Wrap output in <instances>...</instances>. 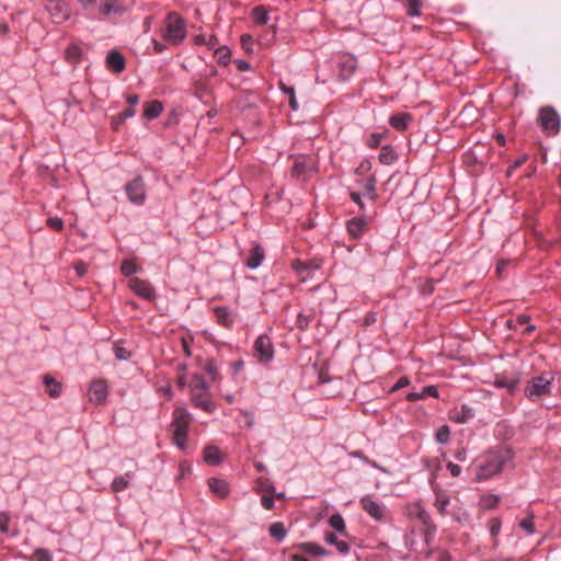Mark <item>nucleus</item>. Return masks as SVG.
<instances>
[{
  "label": "nucleus",
  "instance_id": "nucleus-1",
  "mask_svg": "<svg viewBox=\"0 0 561 561\" xmlns=\"http://www.w3.org/2000/svg\"><path fill=\"white\" fill-rule=\"evenodd\" d=\"M188 387L193 405L208 413L215 410L209 387L203 376L194 375Z\"/></svg>",
  "mask_w": 561,
  "mask_h": 561
},
{
  "label": "nucleus",
  "instance_id": "nucleus-2",
  "mask_svg": "<svg viewBox=\"0 0 561 561\" xmlns=\"http://www.w3.org/2000/svg\"><path fill=\"white\" fill-rule=\"evenodd\" d=\"M192 415L187 409L178 407L173 411V420L171 423L172 436L174 444L182 450L186 448L187 433Z\"/></svg>",
  "mask_w": 561,
  "mask_h": 561
},
{
  "label": "nucleus",
  "instance_id": "nucleus-3",
  "mask_svg": "<svg viewBox=\"0 0 561 561\" xmlns=\"http://www.w3.org/2000/svg\"><path fill=\"white\" fill-rule=\"evenodd\" d=\"M186 36V23L175 12H170L164 20L162 37L171 45L181 44Z\"/></svg>",
  "mask_w": 561,
  "mask_h": 561
},
{
  "label": "nucleus",
  "instance_id": "nucleus-4",
  "mask_svg": "<svg viewBox=\"0 0 561 561\" xmlns=\"http://www.w3.org/2000/svg\"><path fill=\"white\" fill-rule=\"evenodd\" d=\"M510 458L511 456L507 450L491 453L488 456L485 462L479 467L477 479L485 480L499 473L504 468L506 461H508Z\"/></svg>",
  "mask_w": 561,
  "mask_h": 561
},
{
  "label": "nucleus",
  "instance_id": "nucleus-5",
  "mask_svg": "<svg viewBox=\"0 0 561 561\" xmlns=\"http://www.w3.org/2000/svg\"><path fill=\"white\" fill-rule=\"evenodd\" d=\"M552 381L551 373H542L540 376L531 378L525 388V396L531 401H537L541 397L550 394Z\"/></svg>",
  "mask_w": 561,
  "mask_h": 561
},
{
  "label": "nucleus",
  "instance_id": "nucleus-6",
  "mask_svg": "<svg viewBox=\"0 0 561 561\" xmlns=\"http://www.w3.org/2000/svg\"><path fill=\"white\" fill-rule=\"evenodd\" d=\"M537 121L547 136H556L560 131V115L552 106H542Z\"/></svg>",
  "mask_w": 561,
  "mask_h": 561
},
{
  "label": "nucleus",
  "instance_id": "nucleus-7",
  "mask_svg": "<svg viewBox=\"0 0 561 561\" xmlns=\"http://www.w3.org/2000/svg\"><path fill=\"white\" fill-rule=\"evenodd\" d=\"M360 507L365 511L375 522L387 523L389 519V511L387 506L380 501L374 499L371 495H365L359 500Z\"/></svg>",
  "mask_w": 561,
  "mask_h": 561
},
{
  "label": "nucleus",
  "instance_id": "nucleus-8",
  "mask_svg": "<svg viewBox=\"0 0 561 561\" xmlns=\"http://www.w3.org/2000/svg\"><path fill=\"white\" fill-rule=\"evenodd\" d=\"M254 355L260 363H270L274 357V346L267 335H260L254 342Z\"/></svg>",
  "mask_w": 561,
  "mask_h": 561
},
{
  "label": "nucleus",
  "instance_id": "nucleus-9",
  "mask_svg": "<svg viewBox=\"0 0 561 561\" xmlns=\"http://www.w3.org/2000/svg\"><path fill=\"white\" fill-rule=\"evenodd\" d=\"M314 170V161L308 156H297L294 158L291 175L296 179L306 180L308 174Z\"/></svg>",
  "mask_w": 561,
  "mask_h": 561
},
{
  "label": "nucleus",
  "instance_id": "nucleus-10",
  "mask_svg": "<svg viewBox=\"0 0 561 561\" xmlns=\"http://www.w3.org/2000/svg\"><path fill=\"white\" fill-rule=\"evenodd\" d=\"M128 287L142 299L151 301L156 298L154 288L148 280L139 277H131L128 280Z\"/></svg>",
  "mask_w": 561,
  "mask_h": 561
},
{
  "label": "nucleus",
  "instance_id": "nucleus-11",
  "mask_svg": "<svg viewBox=\"0 0 561 561\" xmlns=\"http://www.w3.org/2000/svg\"><path fill=\"white\" fill-rule=\"evenodd\" d=\"M125 190L131 203L141 205L146 201L145 183L140 176H137L131 182L127 183Z\"/></svg>",
  "mask_w": 561,
  "mask_h": 561
},
{
  "label": "nucleus",
  "instance_id": "nucleus-12",
  "mask_svg": "<svg viewBox=\"0 0 561 561\" xmlns=\"http://www.w3.org/2000/svg\"><path fill=\"white\" fill-rule=\"evenodd\" d=\"M108 394V387L105 380H93L89 388V400L95 404H103Z\"/></svg>",
  "mask_w": 561,
  "mask_h": 561
},
{
  "label": "nucleus",
  "instance_id": "nucleus-13",
  "mask_svg": "<svg viewBox=\"0 0 561 561\" xmlns=\"http://www.w3.org/2000/svg\"><path fill=\"white\" fill-rule=\"evenodd\" d=\"M46 9L55 23H62L69 18L68 5L62 0H48Z\"/></svg>",
  "mask_w": 561,
  "mask_h": 561
},
{
  "label": "nucleus",
  "instance_id": "nucleus-14",
  "mask_svg": "<svg viewBox=\"0 0 561 561\" xmlns=\"http://www.w3.org/2000/svg\"><path fill=\"white\" fill-rule=\"evenodd\" d=\"M368 229V221L365 217H354L346 222V230L354 240L359 239Z\"/></svg>",
  "mask_w": 561,
  "mask_h": 561
},
{
  "label": "nucleus",
  "instance_id": "nucleus-15",
  "mask_svg": "<svg viewBox=\"0 0 561 561\" xmlns=\"http://www.w3.org/2000/svg\"><path fill=\"white\" fill-rule=\"evenodd\" d=\"M291 266L302 278H306L310 275L311 272L320 268V263L317 260H294Z\"/></svg>",
  "mask_w": 561,
  "mask_h": 561
},
{
  "label": "nucleus",
  "instance_id": "nucleus-16",
  "mask_svg": "<svg viewBox=\"0 0 561 561\" xmlns=\"http://www.w3.org/2000/svg\"><path fill=\"white\" fill-rule=\"evenodd\" d=\"M208 486L209 490L219 499H226L230 493L228 482L221 479L210 478L208 480Z\"/></svg>",
  "mask_w": 561,
  "mask_h": 561
},
{
  "label": "nucleus",
  "instance_id": "nucleus-17",
  "mask_svg": "<svg viewBox=\"0 0 561 561\" xmlns=\"http://www.w3.org/2000/svg\"><path fill=\"white\" fill-rule=\"evenodd\" d=\"M100 12L121 16L126 12V8L117 0H103L100 4Z\"/></svg>",
  "mask_w": 561,
  "mask_h": 561
},
{
  "label": "nucleus",
  "instance_id": "nucleus-18",
  "mask_svg": "<svg viewBox=\"0 0 561 561\" xmlns=\"http://www.w3.org/2000/svg\"><path fill=\"white\" fill-rule=\"evenodd\" d=\"M106 64L108 68L116 73H121L125 69V58L121 53L116 50L108 53L106 57Z\"/></svg>",
  "mask_w": 561,
  "mask_h": 561
},
{
  "label": "nucleus",
  "instance_id": "nucleus-19",
  "mask_svg": "<svg viewBox=\"0 0 561 561\" xmlns=\"http://www.w3.org/2000/svg\"><path fill=\"white\" fill-rule=\"evenodd\" d=\"M214 313H215V317H216V320L217 322L225 327V328H232L233 325V322H234V317L232 314V312L226 308V307H216L214 309Z\"/></svg>",
  "mask_w": 561,
  "mask_h": 561
},
{
  "label": "nucleus",
  "instance_id": "nucleus-20",
  "mask_svg": "<svg viewBox=\"0 0 561 561\" xmlns=\"http://www.w3.org/2000/svg\"><path fill=\"white\" fill-rule=\"evenodd\" d=\"M411 121L412 115L410 113H399L390 117L389 124L396 130L403 131L408 128Z\"/></svg>",
  "mask_w": 561,
  "mask_h": 561
},
{
  "label": "nucleus",
  "instance_id": "nucleus-21",
  "mask_svg": "<svg viewBox=\"0 0 561 561\" xmlns=\"http://www.w3.org/2000/svg\"><path fill=\"white\" fill-rule=\"evenodd\" d=\"M340 76L343 80L348 79L356 69V60L352 56H344L340 60Z\"/></svg>",
  "mask_w": 561,
  "mask_h": 561
},
{
  "label": "nucleus",
  "instance_id": "nucleus-22",
  "mask_svg": "<svg viewBox=\"0 0 561 561\" xmlns=\"http://www.w3.org/2000/svg\"><path fill=\"white\" fill-rule=\"evenodd\" d=\"M327 543L335 546L337 551L342 554H347L351 550V546L343 539H340L334 533H327L324 536Z\"/></svg>",
  "mask_w": 561,
  "mask_h": 561
},
{
  "label": "nucleus",
  "instance_id": "nucleus-23",
  "mask_svg": "<svg viewBox=\"0 0 561 561\" xmlns=\"http://www.w3.org/2000/svg\"><path fill=\"white\" fill-rule=\"evenodd\" d=\"M134 478V473L131 471L126 472L123 476L116 477L112 484H111V491L114 493H118L121 491H124L128 488L129 481Z\"/></svg>",
  "mask_w": 561,
  "mask_h": 561
},
{
  "label": "nucleus",
  "instance_id": "nucleus-24",
  "mask_svg": "<svg viewBox=\"0 0 561 561\" xmlns=\"http://www.w3.org/2000/svg\"><path fill=\"white\" fill-rule=\"evenodd\" d=\"M264 259V250L260 245H255L251 249L250 255L247 259V266L250 268H256L261 265Z\"/></svg>",
  "mask_w": 561,
  "mask_h": 561
},
{
  "label": "nucleus",
  "instance_id": "nucleus-25",
  "mask_svg": "<svg viewBox=\"0 0 561 561\" xmlns=\"http://www.w3.org/2000/svg\"><path fill=\"white\" fill-rule=\"evenodd\" d=\"M43 382H44L46 392L51 398H58L60 396V393H61V383L60 382H58L56 379H54L49 375L44 376Z\"/></svg>",
  "mask_w": 561,
  "mask_h": 561
},
{
  "label": "nucleus",
  "instance_id": "nucleus-26",
  "mask_svg": "<svg viewBox=\"0 0 561 561\" xmlns=\"http://www.w3.org/2000/svg\"><path fill=\"white\" fill-rule=\"evenodd\" d=\"M163 106L160 101L153 100L145 103L144 105V115L148 119H153L158 117L162 113Z\"/></svg>",
  "mask_w": 561,
  "mask_h": 561
},
{
  "label": "nucleus",
  "instance_id": "nucleus-27",
  "mask_svg": "<svg viewBox=\"0 0 561 561\" xmlns=\"http://www.w3.org/2000/svg\"><path fill=\"white\" fill-rule=\"evenodd\" d=\"M204 460L208 465L216 466L221 461V453L216 446L204 448Z\"/></svg>",
  "mask_w": 561,
  "mask_h": 561
},
{
  "label": "nucleus",
  "instance_id": "nucleus-28",
  "mask_svg": "<svg viewBox=\"0 0 561 561\" xmlns=\"http://www.w3.org/2000/svg\"><path fill=\"white\" fill-rule=\"evenodd\" d=\"M450 502L449 496L444 491H435V507L442 516L447 514L446 507Z\"/></svg>",
  "mask_w": 561,
  "mask_h": 561
},
{
  "label": "nucleus",
  "instance_id": "nucleus-29",
  "mask_svg": "<svg viewBox=\"0 0 561 561\" xmlns=\"http://www.w3.org/2000/svg\"><path fill=\"white\" fill-rule=\"evenodd\" d=\"M364 193L373 201L377 198L376 193V178L369 175L367 179L359 182Z\"/></svg>",
  "mask_w": 561,
  "mask_h": 561
},
{
  "label": "nucleus",
  "instance_id": "nucleus-30",
  "mask_svg": "<svg viewBox=\"0 0 561 561\" xmlns=\"http://www.w3.org/2000/svg\"><path fill=\"white\" fill-rule=\"evenodd\" d=\"M518 385L517 379H508L505 376H496L494 380V386L497 388L507 389L508 393H514Z\"/></svg>",
  "mask_w": 561,
  "mask_h": 561
},
{
  "label": "nucleus",
  "instance_id": "nucleus-31",
  "mask_svg": "<svg viewBox=\"0 0 561 561\" xmlns=\"http://www.w3.org/2000/svg\"><path fill=\"white\" fill-rule=\"evenodd\" d=\"M329 525L336 530L341 536L347 537L345 522L342 515L340 514H333L329 518Z\"/></svg>",
  "mask_w": 561,
  "mask_h": 561
},
{
  "label": "nucleus",
  "instance_id": "nucleus-32",
  "mask_svg": "<svg viewBox=\"0 0 561 561\" xmlns=\"http://www.w3.org/2000/svg\"><path fill=\"white\" fill-rule=\"evenodd\" d=\"M81 48L76 44H70L65 51L66 60L71 64H78L81 60Z\"/></svg>",
  "mask_w": 561,
  "mask_h": 561
},
{
  "label": "nucleus",
  "instance_id": "nucleus-33",
  "mask_svg": "<svg viewBox=\"0 0 561 561\" xmlns=\"http://www.w3.org/2000/svg\"><path fill=\"white\" fill-rule=\"evenodd\" d=\"M299 549H301L304 552L309 553L311 556H325L328 554V551L314 543V542H304L299 545Z\"/></svg>",
  "mask_w": 561,
  "mask_h": 561
},
{
  "label": "nucleus",
  "instance_id": "nucleus-34",
  "mask_svg": "<svg viewBox=\"0 0 561 561\" xmlns=\"http://www.w3.org/2000/svg\"><path fill=\"white\" fill-rule=\"evenodd\" d=\"M529 321H530L529 316H527L525 313L518 314L515 319L514 330H517L519 327L526 325L524 332L526 334L533 333L536 330V327L533 324H529Z\"/></svg>",
  "mask_w": 561,
  "mask_h": 561
},
{
  "label": "nucleus",
  "instance_id": "nucleus-35",
  "mask_svg": "<svg viewBox=\"0 0 561 561\" xmlns=\"http://www.w3.org/2000/svg\"><path fill=\"white\" fill-rule=\"evenodd\" d=\"M397 160V154L390 146H383L379 153V161L382 164H392Z\"/></svg>",
  "mask_w": 561,
  "mask_h": 561
},
{
  "label": "nucleus",
  "instance_id": "nucleus-36",
  "mask_svg": "<svg viewBox=\"0 0 561 561\" xmlns=\"http://www.w3.org/2000/svg\"><path fill=\"white\" fill-rule=\"evenodd\" d=\"M270 535L277 539L278 541H282L285 537H286V529H285V526L283 523L280 522H276V523H273L271 526H270Z\"/></svg>",
  "mask_w": 561,
  "mask_h": 561
},
{
  "label": "nucleus",
  "instance_id": "nucleus-37",
  "mask_svg": "<svg viewBox=\"0 0 561 561\" xmlns=\"http://www.w3.org/2000/svg\"><path fill=\"white\" fill-rule=\"evenodd\" d=\"M473 416L471 410L467 407H462L461 411H455L450 419L457 423H466L469 419Z\"/></svg>",
  "mask_w": 561,
  "mask_h": 561
},
{
  "label": "nucleus",
  "instance_id": "nucleus-38",
  "mask_svg": "<svg viewBox=\"0 0 561 561\" xmlns=\"http://www.w3.org/2000/svg\"><path fill=\"white\" fill-rule=\"evenodd\" d=\"M413 514L425 526L430 527L432 524L430 514L420 504L414 505Z\"/></svg>",
  "mask_w": 561,
  "mask_h": 561
},
{
  "label": "nucleus",
  "instance_id": "nucleus-39",
  "mask_svg": "<svg viewBox=\"0 0 561 561\" xmlns=\"http://www.w3.org/2000/svg\"><path fill=\"white\" fill-rule=\"evenodd\" d=\"M252 18L256 24L263 25L267 23L268 14L264 7H255L252 10Z\"/></svg>",
  "mask_w": 561,
  "mask_h": 561
},
{
  "label": "nucleus",
  "instance_id": "nucleus-40",
  "mask_svg": "<svg viewBox=\"0 0 561 561\" xmlns=\"http://www.w3.org/2000/svg\"><path fill=\"white\" fill-rule=\"evenodd\" d=\"M518 526L528 535L535 534L534 514L529 513L526 518L520 519Z\"/></svg>",
  "mask_w": 561,
  "mask_h": 561
},
{
  "label": "nucleus",
  "instance_id": "nucleus-41",
  "mask_svg": "<svg viewBox=\"0 0 561 561\" xmlns=\"http://www.w3.org/2000/svg\"><path fill=\"white\" fill-rule=\"evenodd\" d=\"M193 93H194V95H196L199 99H204L205 96H207L209 93L207 81L206 80L196 81L194 83Z\"/></svg>",
  "mask_w": 561,
  "mask_h": 561
},
{
  "label": "nucleus",
  "instance_id": "nucleus-42",
  "mask_svg": "<svg viewBox=\"0 0 561 561\" xmlns=\"http://www.w3.org/2000/svg\"><path fill=\"white\" fill-rule=\"evenodd\" d=\"M215 58L218 64L227 66L230 59V50L228 47L222 46L215 50Z\"/></svg>",
  "mask_w": 561,
  "mask_h": 561
},
{
  "label": "nucleus",
  "instance_id": "nucleus-43",
  "mask_svg": "<svg viewBox=\"0 0 561 561\" xmlns=\"http://www.w3.org/2000/svg\"><path fill=\"white\" fill-rule=\"evenodd\" d=\"M138 265L134 260H125L121 265V271L125 276H130L138 272Z\"/></svg>",
  "mask_w": 561,
  "mask_h": 561
},
{
  "label": "nucleus",
  "instance_id": "nucleus-44",
  "mask_svg": "<svg viewBox=\"0 0 561 561\" xmlns=\"http://www.w3.org/2000/svg\"><path fill=\"white\" fill-rule=\"evenodd\" d=\"M422 5V0H408V14L411 16L420 15Z\"/></svg>",
  "mask_w": 561,
  "mask_h": 561
},
{
  "label": "nucleus",
  "instance_id": "nucleus-45",
  "mask_svg": "<svg viewBox=\"0 0 561 561\" xmlns=\"http://www.w3.org/2000/svg\"><path fill=\"white\" fill-rule=\"evenodd\" d=\"M450 430L447 425L440 426L436 432V440L439 444H446L449 440Z\"/></svg>",
  "mask_w": 561,
  "mask_h": 561
},
{
  "label": "nucleus",
  "instance_id": "nucleus-46",
  "mask_svg": "<svg viewBox=\"0 0 561 561\" xmlns=\"http://www.w3.org/2000/svg\"><path fill=\"white\" fill-rule=\"evenodd\" d=\"M500 503V497L497 495H488L482 499V505L486 510H492L497 506Z\"/></svg>",
  "mask_w": 561,
  "mask_h": 561
},
{
  "label": "nucleus",
  "instance_id": "nucleus-47",
  "mask_svg": "<svg viewBox=\"0 0 561 561\" xmlns=\"http://www.w3.org/2000/svg\"><path fill=\"white\" fill-rule=\"evenodd\" d=\"M311 316H306L304 313H299L296 320V324L301 330H307L310 322H311Z\"/></svg>",
  "mask_w": 561,
  "mask_h": 561
},
{
  "label": "nucleus",
  "instance_id": "nucleus-48",
  "mask_svg": "<svg viewBox=\"0 0 561 561\" xmlns=\"http://www.w3.org/2000/svg\"><path fill=\"white\" fill-rule=\"evenodd\" d=\"M114 353L116 358L119 360H126L130 357V352L119 345H115Z\"/></svg>",
  "mask_w": 561,
  "mask_h": 561
},
{
  "label": "nucleus",
  "instance_id": "nucleus-49",
  "mask_svg": "<svg viewBox=\"0 0 561 561\" xmlns=\"http://www.w3.org/2000/svg\"><path fill=\"white\" fill-rule=\"evenodd\" d=\"M257 491L261 492L262 494H274L275 488L273 484H271L266 481L259 480V490Z\"/></svg>",
  "mask_w": 561,
  "mask_h": 561
},
{
  "label": "nucleus",
  "instance_id": "nucleus-50",
  "mask_svg": "<svg viewBox=\"0 0 561 561\" xmlns=\"http://www.w3.org/2000/svg\"><path fill=\"white\" fill-rule=\"evenodd\" d=\"M47 225H48V227H50L51 229H54L56 231H61L62 228H64V222L58 217H50V218H48L47 219Z\"/></svg>",
  "mask_w": 561,
  "mask_h": 561
},
{
  "label": "nucleus",
  "instance_id": "nucleus-51",
  "mask_svg": "<svg viewBox=\"0 0 561 561\" xmlns=\"http://www.w3.org/2000/svg\"><path fill=\"white\" fill-rule=\"evenodd\" d=\"M34 558L36 561H50L51 559L49 551L46 549H37L34 552Z\"/></svg>",
  "mask_w": 561,
  "mask_h": 561
},
{
  "label": "nucleus",
  "instance_id": "nucleus-52",
  "mask_svg": "<svg viewBox=\"0 0 561 561\" xmlns=\"http://www.w3.org/2000/svg\"><path fill=\"white\" fill-rule=\"evenodd\" d=\"M261 503L265 510H272L274 506V494H263Z\"/></svg>",
  "mask_w": 561,
  "mask_h": 561
},
{
  "label": "nucleus",
  "instance_id": "nucleus-53",
  "mask_svg": "<svg viewBox=\"0 0 561 561\" xmlns=\"http://www.w3.org/2000/svg\"><path fill=\"white\" fill-rule=\"evenodd\" d=\"M371 168V163L368 160H364L359 163V165L356 168L355 173L357 175H364L366 174Z\"/></svg>",
  "mask_w": 561,
  "mask_h": 561
},
{
  "label": "nucleus",
  "instance_id": "nucleus-54",
  "mask_svg": "<svg viewBox=\"0 0 561 561\" xmlns=\"http://www.w3.org/2000/svg\"><path fill=\"white\" fill-rule=\"evenodd\" d=\"M381 141V135L380 134H373L367 140V146L370 148H376L379 146Z\"/></svg>",
  "mask_w": 561,
  "mask_h": 561
},
{
  "label": "nucleus",
  "instance_id": "nucleus-55",
  "mask_svg": "<svg viewBox=\"0 0 561 561\" xmlns=\"http://www.w3.org/2000/svg\"><path fill=\"white\" fill-rule=\"evenodd\" d=\"M501 529V522L499 518H493L490 520V531L492 536H496Z\"/></svg>",
  "mask_w": 561,
  "mask_h": 561
},
{
  "label": "nucleus",
  "instance_id": "nucleus-56",
  "mask_svg": "<svg viewBox=\"0 0 561 561\" xmlns=\"http://www.w3.org/2000/svg\"><path fill=\"white\" fill-rule=\"evenodd\" d=\"M422 393H423L424 398L425 397H433V398L438 397V390L435 386H427V387L423 388Z\"/></svg>",
  "mask_w": 561,
  "mask_h": 561
},
{
  "label": "nucleus",
  "instance_id": "nucleus-57",
  "mask_svg": "<svg viewBox=\"0 0 561 561\" xmlns=\"http://www.w3.org/2000/svg\"><path fill=\"white\" fill-rule=\"evenodd\" d=\"M410 385V379L407 376H402L399 378L397 383L392 387V391L399 390Z\"/></svg>",
  "mask_w": 561,
  "mask_h": 561
},
{
  "label": "nucleus",
  "instance_id": "nucleus-58",
  "mask_svg": "<svg viewBox=\"0 0 561 561\" xmlns=\"http://www.w3.org/2000/svg\"><path fill=\"white\" fill-rule=\"evenodd\" d=\"M9 522H10V518L7 514H1L0 516V530L2 533H8L9 530Z\"/></svg>",
  "mask_w": 561,
  "mask_h": 561
},
{
  "label": "nucleus",
  "instance_id": "nucleus-59",
  "mask_svg": "<svg viewBox=\"0 0 561 561\" xmlns=\"http://www.w3.org/2000/svg\"><path fill=\"white\" fill-rule=\"evenodd\" d=\"M181 344H182V350H183L185 356L190 357L192 355V352H191V340H188L186 337H182L181 339Z\"/></svg>",
  "mask_w": 561,
  "mask_h": 561
},
{
  "label": "nucleus",
  "instance_id": "nucleus-60",
  "mask_svg": "<svg viewBox=\"0 0 561 561\" xmlns=\"http://www.w3.org/2000/svg\"><path fill=\"white\" fill-rule=\"evenodd\" d=\"M376 321H377V316L375 312L366 313L364 317V320H363L364 325H366V327L374 324Z\"/></svg>",
  "mask_w": 561,
  "mask_h": 561
},
{
  "label": "nucleus",
  "instance_id": "nucleus-61",
  "mask_svg": "<svg viewBox=\"0 0 561 561\" xmlns=\"http://www.w3.org/2000/svg\"><path fill=\"white\" fill-rule=\"evenodd\" d=\"M205 370L213 377V379L216 378L217 367L213 360L206 363Z\"/></svg>",
  "mask_w": 561,
  "mask_h": 561
},
{
  "label": "nucleus",
  "instance_id": "nucleus-62",
  "mask_svg": "<svg viewBox=\"0 0 561 561\" xmlns=\"http://www.w3.org/2000/svg\"><path fill=\"white\" fill-rule=\"evenodd\" d=\"M351 199L358 205L359 209L360 210H364L365 209V205L362 201V197H360V194L359 193H356V192H352L351 193Z\"/></svg>",
  "mask_w": 561,
  "mask_h": 561
},
{
  "label": "nucleus",
  "instance_id": "nucleus-63",
  "mask_svg": "<svg viewBox=\"0 0 561 561\" xmlns=\"http://www.w3.org/2000/svg\"><path fill=\"white\" fill-rule=\"evenodd\" d=\"M75 270L79 276H83L88 271V264L84 262H78L75 265Z\"/></svg>",
  "mask_w": 561,
  "mask_h": 561
},
{
  "label": "nucleus",
  "instance_id": "nucleus-64",
  "mask_svg": "<svg viewBox=\"0 0 561 561\" xmlns=\"http://www.w3.org/2000/svg\"><path fill=\"white\" fill-rule=\"evenodd\" d=\"M135 113L136 112L133 107L126 108L119 114L118 119L124 121L126 118L133 117Z\"/></svg>",
  "mask_w": 561,
  "mask_h": 561
}]
</instances>
